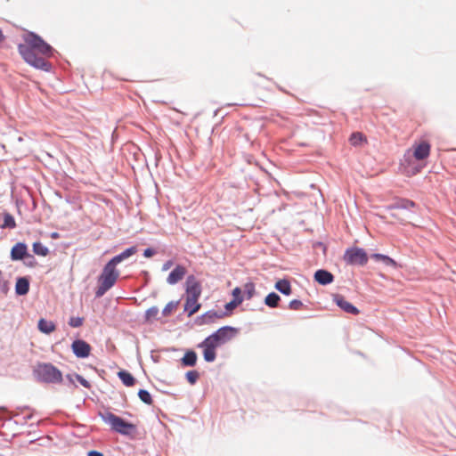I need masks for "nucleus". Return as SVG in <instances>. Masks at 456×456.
<instances>
[{
    "label": "nucleus",
    "mask_w": 456,
    "mask_h": 456,
    "mask_svg": "<svg viewBox=\"0 0 456 456\" xmlns=\"http://www.w3.org/2000/svg\"><path fill=\"white\" fill-rule=\"evenodd\" d=\"M20 54L29 65L43 70H49L51 65L46 61L53 53V48L40 37L29 33L25 37V44L18 47Z\"/></svg>",
    "instance_id": "1"
},
{
    "label": "nucleus",
    "mask_w": 456,
    "mask_h": 456,
    "mask_svg": "<svg viewBox=\"0 0 456 456\" xmlns=\"http://www.w3.org/2000/svg\"><path fill=\"white\" fill-rule=\"evenodd\" d=\"M136 252V247L128 248L119 255L114 256L105 265L98 278V287L95 291V296L97 297H102L116 283L119 276V272L116 268L117 265L130 257Z\"/></svg>",
    "instance_id": "2"
},
{
    "label": "nucleus",
    "mask_w": 456,
    "mask_h": 456,
    "mask_svg": "<svg viewBox=\"0 0 456 456\" xmlns=\"http://www.w3.org/2000/svg\"><path fill=\"white\" fill-rule=\"evenodd\" d=\"M235 333L236 330L234 328L225 326L218 329L215 333L205 338L200 345L203 348L205 361L208 362H214L216 357V349L231 340Z\"/></svg>",
    "instance_id": "3"
},
{
    "label": "nucleus",
    "mask_w": 456,
    "mask_h": 456,
    "mask_svg": "<svg viewBox=\"0 0 456 456\" xmlns=\"http://www.w3.org/2000/svg\"><path fill=\"white\" fill-rule=\"evenodd\" d=\"M202 289L200 282L194 275L188 276L185 281L184 303V312L188 314V316L193 315L200 309L201 305L199 303V298Z\"/></svg>",
    "instance_id": "4"
},
{
    "label": "nucleus",
    "mask_w": 456,
    "mask_h": 456,
    "mask_svg": "<svg viewBox=\"0 0 456 456\" xmlns=\"http://www.w3.org/2000/svg\"><path fill=\"white\" fill-rule=\"evenodd\" d=\"M34 375L37 380L45 383H61L62 381L61 371L52 363H37L34 370Z\"/></svg>",
    "instance_id": "5"
},
{
    "label": "nucleus",
    "mask_w": 456,
    "mask_h": 456,
    "mask_svg": "<svg viewBox=\"0 0 456 456\" xmlns=\"http://www.w3.org/2000/svg\"><path fill=\"white\" fill-rule=\"evenodd\" d=\"M100 416L104 422L110 426L112 430L119 434L129 436L136 431V426L134 424L125 421L110 411L100 413Z\"/></svg>",
    "instance_id": "6"
},
{
    "label": "nucleus",
    "mask_w": 456,
    "mask_h": 456,
    "mask_svg": "<svg viewBox=\"0 0 456 456\" xmlns=\"http://www.w3.org/2000/svg\"><path fill=\"white\" fill-rule=\"evenodd\" d=\"M344 259L349 265H364L368 261V256L362 248H353L346 251Z\"/></svg>",
    "instance_id": "7"
},
{
    "label": "nucleus",
    "mask_w": 456,
    "mask_h": 456,
    "mask_svg": "<svg viewBox=\"0 0 456 456\" xmlns=\"http://www.w3.org/2000/svg\"><path fill=\"white\" fill-rule=\"evenodd\" d=\"M412 156L416 160L422 161L428 158L431 145L427 141L415 142L411 146Z\"/></svg>",
    "instance_id": "8"
},
{
    "label": "nucleus",
    "mask_w": 456,
    "mask_h": 456,
    "mask_svg": "<svg viewBox=\"0 0 456 456\" xmlns=\"http://www.w3.org/2000/svg\"><path fill=\"white\" fill-rule=\"evenodd\" d=\"M71 348L74 354L78 358L88 357L92 349L91 346L82 339L75 340L71 345Z\"/></svg>",
    "instance_id": "9"
},
{
    "label": "nucleus",
    "mask_w": 456,
    "mask_h": 456,
    "mask_svg": "<svg viewBox=\"0 0 456 456\" xmlns=\"http://www.w3.org/2000/svg\"><path fill=\"white\" fill-rule=\"evenodd\" d=\"M332 298L335 304L344 312L354 315H357L360 313V311L348 302L344 296L340 294H334Z\"/></svg>",
    "instance_id": "10"
},
{
    "label": "nucleus",
    "mask_w": 456,
    "mask_h": 456,
    "mask_svg": "<svg viewBox=\"0 0 456 456\" xmlns=\"http://www.w3.org/2000/svg\"><path fill=\"white\" fill-rule=\"evenodd\" d=\"M186 274V268L183 265H176V267L169 273L167 281L174 285L183 279Z\"/></svg>",
    "instance_id": "11"
},
{
    "label": "nucleus",
    "mask_w": 456,
    "mask_h": 456,
    "mask_svg": "<svg viewBox=\"0 0 456 456\" xmlns=\"http://www.w3.org/2000/svg\"><path fill=\"white\" fill-rule=\"evenodd\" d=\"M28 256L27 245L21 242L15 244L11 250V258L12 260H21Z\"/></svg>",
    "instance_id": "12"
},
{
    "label": "nucleus",
    "mask_w": 456,
    "mask_h": 456,
    "mask_svg": "<svg viewBox=\"0 0 456 456\" xmlns=\"http://www.w3.org/2000/svg\"><path fill=\"white\" fill-rule=\"evenodd\" d=\"M314 280L321 285H328L333 281L334 276L331 273L321 269L315 272Z\"/></svg>",
    "instance_id": "13"
},
{
    "label": "nucleus",
    "mask_w": 456,
    "mask_h": 456,
    "mask_svg": "<svg viewBox=\"0 0 456 456\" xmlns=\"http://www.w3.org/2000/svg\"><path fill=\"white\" fill-rule=\"evenodd\" d=\"M38 330L45 334H50L56 330V325L52 321H47L44 318H41L38 321Z\"/></svg>",
    "instance_id": "14"
},
{
    "label": "nucleus",
    "mask_w": 456,
    "mask_h": 456,
    "mask_svg": "<svg viewBox=\"0 0 456 456\" xmlns=\"http://www.w3.org/2000/svg\"><path fill=\"white\" fill-rule=\"evenodd\" d=\"M29 290V282L27 278H19L16 281L15 291L16 294L23 296Z\"/></svg>",
    "instance_id": "15"
},
{
    "label": "nucleus",
    "mask_w": 456,
    "mask_h": 456,
    "mask_svg": "<svg viewBox=\"0 0 456 456\" xmlns=\"http://www.w3.org/2000/svg\"><path fill=\"white\" fill-rule=\"evenodd\" d=\"M118 376L121 379L122 383L126 387H133L135 383V379L126 370L118 371Z\"/></svg>",
    "instance_id": "16"
},
{
    "label": "nucleus",
    "mask_w": 456,
    "mask_h": 456,
    "mask_svg": "<svg viewBox=\"0 0 456 456\" xmlns=\"http://www.w3.org/2000/svg\"><path fill=\"white\" fill-rule=\"evenodd\" d=\"M275 289L286 296H289L291 294V286L288 280H285V279L279 280L275 283Z\"/></svg>",
    "instance_id": "17"
},
{
    "label": "nucleus",
    "mask_w": 456,
    "mask_h": 456,
    "mask_svg": "<svg viewBox=\"0 0 456 456\" xmlns=\"http://www.w3.org/2000/svg\"><path fill=\"white\" fill-rule=\"evenodd\" d=\"M197 362V354L194 351H187L182 358L184 366H194Z\"/></svg>",
    "instance_id": "18"
},
{
    "label": "nucleus",
    "mask_w": 456,
    "mask_h": 456,
    "mask_svg": "<svg viewBox=\"0 0 456 456\" xmlns=\"http://www.w3.org/2000/svg\"><path fill=\"white\" fill-rule=\"evenodd\" d=\"M415 207V203L412 200L402 199L390 206V208H411Z\"/></svg>",
    "instance_id": "19"
},
{
    "label": "nucleus",
    "mask_w": 456,
    "mask_h": 456,
    "mask_svg": "<svg viewBox=\"0 0 456 456\" xmlns=\"http://www.w3.org/2000/svg\"><path fill=\"white\" fill-rule=\"evenodd\" d=\"M281 300L279 295L274 292L268 294L265 298V303L269 307H276L278 306L279 301Z\"/></svg>",
    "instance_id": "20"
},
{
    "label": "nucleus",
    "mask_w": 456,
    "mask_h": 456,
    "mask_svg": "<svg viewBox=\"0 0 456 456\" xmlns=\"http://www.w3.org/2000/svg\"><path fill=\"white\" fill-rule=\"evenodd\" d=\"M243 292L246 299H251L256 294L255 284L251 281L245 283L243 286Z\"/></svg>",
    "instance_id": "21"
},
{
    "label": "nucleus",
    "mask_w": 456,
    "mask_h": 456,
    "mask_svg": "<svg viewBox=\"0 0 456 456\" xmlns=\"http://www.w3.org/2000/svg\"><path fill=\"white\" fill-rule=\"evenodd\" d=\"M33 252L41 256H46L49 254V249L41 242L37 241L33 243Z\"/></svg>",
    "instance_id": "22"
},
{
    "label": "nucleus",
    "mask_w": 456,
    "mask_h": 456,
    "mask_svg": "<svg viewBox=\"0 0 456 456\" xmlns=\"http://www.w3.org/2000/svg\"><path fill=\"white\" fill-rule=\"evenodd\" d=\"M371 257L377 261H382L387 265H391L394 267L396 266V262L387 256L377 253V254H373L371 256Z\"/></svg>",
    "instance_id": "23"
},
{
    "label": "nucleus",
    "mask_w": 456,
    "mask_h": 456,
    "mask_svg": "<svg viewBox=\"0 0 456 456\" xmlns=\"http://www.w3.org/2000/svg\"><path fill=\"white\" fill-rule=\"evenodd\" d=\"M158 315H159V308L157 306H152L146 311L145 320L148 322H152L153 321L158 319Z\"/></svg>",
    "instance_id": "24"
},
{
    "label": "nucleus",
    "mask_w": 456,
    "mask_h": 456,
    "mask_svg": "<svg viewBox=\"0 0 456 456\" xmlns=\"http://www.w3.org/2000/svg\"><path fill=\"white\" fill-rule=\"evenodd\" d=\"M179 301H170L164 307L162 314L164 316H168L173 314L178 307Z\"/></svg>",
    "instance_id": "25"
},
{
    "label": "nucleus",
    "mask_w": 456,
    "mask_h": 456,
    "mask_svg": "<svg viewBox=\"0 0 456 456\" xmlns=\"http://www.w3.org/2000/svg\"><path fill=\"white\" fill-rule=\"evenodd\" d=\"M364 140L363 134L359 132L352 134L349 139L351 144L354 146L361 144Z\"/></svg>",
    "instance_id": "26"
},
{
    "label": "nucleus",
    "mask_w": 456,
    "mask_h": 456,
    "mask_svg": "<svg viewBox=\"0 0 456 456\" xmlns=\"http://www.w3.org/2000/svg\"><path fill=\"white\" fill-rule=\"evenodd\" d=\"M139 398L146 404H152V398L150 393L146 390L141 389L138 392Z\"/></svg>",
    "instance_id": "27"
},
{
    "label": "nucleus",
    "mask_w": 456,
    "mask_h": 456,
    "mask_svg": "<svg viewBox=\"0 0 456 456\" xmlns=\"http://www.w3.org/2000/svg\"><path fill=\"white\" fill-rule=\"evenodd\" d=\"M16 226V223L12 216L10 214H6L4 218V224H2V228H14Z\"/></svg>",
    "instance_id": "28"
},
{
    "label": "nucleus",
    "mask_w": 456,
    "mask_h": 456,
    "mask_svg": "<svg viewBox=\"0 0 456 456\" xmlns=\"http://www.w3.org/2000/svg\"><path fill=\"white\" fill-rule=\"evenodd\" d=\"M200 377V374L197 370H189L186 373V379L190 384H194Z\"/></svg>",
    "instance_id": "29"
},
{
    "label": "nucleus",
    "mask_w": 456,
    "mask_h": 456,
    "mask_svg": "<svg viewBox=\"0 0 456 456\" xmlns=\"http://www.w3.org/2000/svg\"><path fill=\"white\" fill-rule=\"evenodd\" d=\"M242 289L240 287H236L232 289V295L233 297L234 300H240V303L241 304L244 300V297L241 295Z\"/></svg>",
    "instance_id": "30"
},
{
    "label": "nucleus",
    "mask_w": 456,
    "mask_h": 456,
    "mask_svg": "<svg viewBox=\"0 0 456 456\" xmlns=\"http://www.w3.org/2000/svg\"><path fill=\"white\" fill-rule=\"evenodd\" d=\"M83 322H84V319L81 317H71L69 321V324L74 328L82 326Z\"/></svg>",
    "instance_id": "31"
},
{
    "label": "nucleus",
    "mask_w": 456,
    "mask_h": 456,
    "mask_svg": "<svg viewBox=\"0 0 456 456\" xmlns=\"http://www.w3.org/2000/svg\"><path fill=\"white\" fill-rule=\"evenodd\" d=\"M289 307L291 310H300L303 307V303L300 300L293 299L289 302Z\"/></svg>",
    "instance_id": "32"
},
{
    "label": "nucleus",
    "mask_w": 456,
    "mask_h": 456,
    "mask_svg": "<svg viewBox=\"0 0 456 456\" xmlns=\"http://www.w3.org/2000/svg\"><path fill=\"white\" fill-rule=\"evenodd\" d=\"M240 305V303L239 299L238 300L232 299L231 302L227 303L224 305V308H225L226 311L232 312V310H234Z\"/></svg>",
    "instance_id": "33"
},
{
    "label": "nucleus",
    "mask_w": 456,
    "mask_h": 456,
    "mask_svg": "<svg viewBox=\"0 0 456 456\" xmlns=\"http://www.w3.org/2000/svg\"><path fill=\"white\" fill-rule=\"evenodd\" d=\"M173 265H174L173 261L168 260V261H167V262L163 265V266H162V270H163V271H167L168 269H170V268L173 266Z\"/></svg>",
    "instance_id": "34"
},
{
    "label": "nucleus",
    "mask_w": 456,
    "mask_h": 456,
    "mask_svg": "<svg viewBox=\"0 0 456 456\" xmlns=\"http://www.w3.org/2000/svg\"><path fill=\"white\" fill-rule=\"evenodd\" d=\"M154 254V251L151 248H146L143 252V256L145 257H151Z\"/></svg>",
    "instance_id": "35"
},
{
    "label": "nucleus",
    "mask_w": 456,
    "mask_h": 456,
    "mask_svg": "<svg viewBox=\"0 0 456 456\" xmlns=\"http://www.w3.org/2000/svg\"><path fill=\"white\" fill-rule=\"evenodd\" d=\"M88 456H104V455L98 451H90L88 452Z\"/></svg>",
    "instance_id": "36"
},
{
    "label": "nucleus",
    "mask_w": 456,
    "mask_h": 456,
    "mask_svg": "<svg viewBox=\"0 0 456 456\" xmlns=\"http://www.w3.org/2000/svg\"><path fill=\"white\" fill-rule=\"evenodd\" d=\"M80 383H81L85 387H89L88 382H87L86 379H80Z\"/></svg>",
    "instance_id": "37"
},
{
    "label": "nucleus",
    "mask_w": 456,
    "mask_h": 456,
    "mask_svg": "<svg viewBox=\"0 0 456 456\" xmlns=\"http://www.w3.org/2000/svg\"><path fill=\"white\" fill-rule=\"evenodd\" d=\"M5 37L3 34L2 30L0 29V43H2L4 40Z\"/></svg>",
    "instance_id": "38"
},
{
    "label": "nucleus",
    "mask_w": 456,
    "mask_h": 456,
    "mask_svg": "<svg viewBox=\"0 0 456 456\" xmlns=\"http://www.w3.org/2000/svg\"><path fill=\"white\" fill-rule=\"evenodd\" d=\"M33 55H34L35 57H41V54H39L38 53H37V52H35V51H33Z\"/></svg>",
    "instance_id": "39"
},
{
    "label": "nucleus",
    "mask_w": 456,
    "mask_h": 456,
    "mask_svg": "<svg viewBox=\"0 0 456 456\" xmlns=\"http://www.w3.org/2000/svg\"><path fill=\"white\" fill-rule=\"evenodd\" d=\"M420 169H421L420 167H419V169H417V170L414 172V174H416V173L419 172V171H420Z\"/></svg>",
    "instance_id": "40"
},
{
    "label": "nucleus",
    "mask_w": 456,
    "mask_h": 456,
    "mask_svg": "<svg viewBox=\"0 0 456 456\" xmlns=\"http://www.w3.org/2000/svg\"><path fill=\"white\" fill-rule=\"evenodd\" d=\"M57 236H58V234H57V233H53V238H56Z\"/></svg>",
    "instance_id": "41"
}]
</instances>
